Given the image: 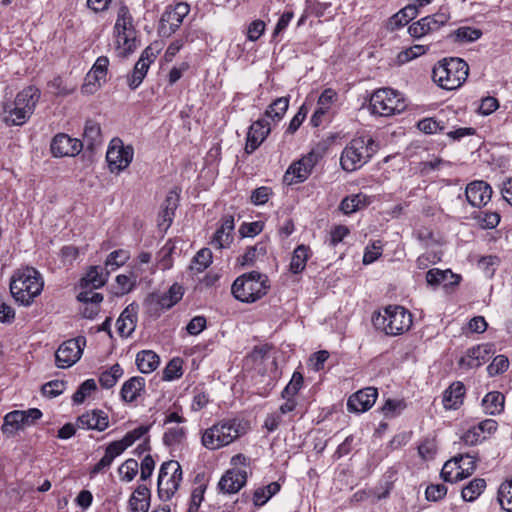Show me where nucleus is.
Segmentation results:
<instances>
[{
  "label": "nucleus",
  "instance_id": "nucleus-29",
  "mask_svg": "<svg viewBox=\"0 0 512 512\" xmlns=\"http://www.w3.org/2000/svg\"><path fill=\"white\" fill-rule=\"evenodd\" d=\"M138 305L129 304L117 319V332L122 338H127L135 331L137 324Z\"/></svg>",
  "mask_w": 512,
  "mask_h": 512
},
{
  "label": "nucleus",
  "instance_id": "nucleus-61",
  "mask_svg": "<svg viewBox=\"0 0 512 512\" xmlns=\"http://www.w3.org/2000/svg\"><path fill=\"white\" fill-rule=\"evenodd\" d=\"M509 368V360L505 355H497L487 367L489 376L503 374Z\"/></svg>",
  "mask_w": 512,
  "mask_h": 512
},
{
  "label": "nucleus",
  "instance_id": "nucleus-41",
  "mask_svg": "<svg viewBox=\"0 0 512 512\" xmlns=\"http://www.w3.org/2000/svg\"><path fill=\"white\" fill-rule=\"evenodd\" d=\"M39 97L40 93L38 89L33 86H28L17 94L14 102L33 113Z\"/></svg>",
  "mask_w": 512,
  "mask_h": 512
},
{
  "label": "nucleus",
  "instance_id": "nucleus-23",
  "mask_svg": "<svg viewBox=\"0 0 512 512\" xmlns=\"http://www.w3.org/2000/svg\"><path fill=\"white\" fill-rule=\"evenodd\" d=\"M491 186L483 180H475L467 184L465 196L470 205L473 207L485 206L492 197Z\"/></svg>",
  "mask_w": 512,
  "mask_h": 512
},
{
  "label": "nucleus",
  "instance_id": "nucleus-8",
  "mask_svg": "<svg viewBox=\"0 0 512 512\" xmlns=\"http://www.w3.org/2000/svg\"><path fill=\"white\" fill-rule=\"evenodd\" d=\"M150 426L140 425L137 428L127 432L120 440L112 441L105 447L103 457L95 463L89 471L91 477L97 474L107 472L113 461L120 456L127 448L132 446L137 440L141 439L149 432Z\"/></svg>",
  "mask_w": 512,
  "mask_h": 512
},
{
  "label": "nucleus",
  "instance_id": "nucleus-31",
  "mask_svg": "<svg viewBox=\"0 0 512 512\" xmlns=\"http://www.w3.org/2000/svg\"><path fill=\"white\" fill-rule=\"evenodd\" d=\"M179 198V193L176 190H171L168 192L159 214L161 219L159 223L160 226L169 227L171 225L175 211L178 207Z\"/></svg>",
  "mask_w": 512,
  "mask_h": 512
},
{
  "label": "nucleus",
  "instance_id": "nucleus-3",
  "mask_svg": "<svg viewBox=\"0 0 512 512\" xmlns=\"http://www.w3.org/2000/svg\"><path fill=\"white\" fill-rule=\"evenodd\" d=\"M379 143L369 134L356 136L341 153L340 164L346 172H353L364 166L378 151Z\"/></svg>",
  "mask_w": 512,
  "mask_h": 512
},
{
  "label": "nucleus",
  "instance_id": "nucleus-38",
  "mask_svg": "<svg viewBox=\"0 0 512 512\" xmlns=\"http://www.w3.org/2000/svg\"><path fill=\"white\" fill-rule=\"evenodd\" d=\"M281 489L279 482H271L266 486L258 487L253 492L252 501L256 507L266 504Z\"/></svg>",
  "mask_w": 512,
  "mask_h": 512
},
{
  "label": "nucleus",
  "instance_id": "nucleus-57",
  "mask_svg": "<svg viewBox=\"0 0 512 512\" xmlns=\"http://www.w3.org/2000/svg\"><path fill=\"white\" fill-rule=\"evenodd\" d=\"M407 407L403 399H387L381 411L385 417L392 418L398 416Z\"/></svg>",
  "mask_w": 512,
  "mask_h": 512
},
{
  "label": "nucleus",
  "instance_id": "nucleus-33",
  "mask_svg": "<svg viewBox=\"0 0 512 512\" xmlns=\"http://www.w3.org/2000/svg\"><path fill=\"white\" fill-rule=\"evenodd\" d=\"M145 381L142 377H132L122 385L120 395L124 402L131 403L135 401L144 390Z\"/></svg>",
  "mask_w": 512,
  "mask_h": 512
},
{
  "label": "nucleus",
  "instance_id": "nucleus-19",
  "mask_svg": "<svg viewBox=\"0 0 512 512\" xmlns=\"http://www.w3.org/2000/svg\"><path fill=\"white\" fill-rule=\"evenodd\" d=\"M109 58L100 56L96 59L90 71L87 73L82 89L86 93H94L107 81L109 70Z\"/></svg>",
  "mask_w": 512,
  "mask_h": 512
},
{
  "label": "nucleus",
  "instance_id": "nucleus-11",
  "mask_svg": "<svg viewBox=\"0 0 512 512\" xmlns=\"http://www.w3.org/2000/svg\"><path fill=\"white\" fill-rule=\"evenodd\" d=\"M183 480L181 465L176 460L162 463L157 482L158 496L162 501H169L178 491Z\"/></svg>",
  "mask_w": 512,
  "mask_h": 512
},
{
  "label": "nucleus",
  "instance_id": "nucleus-10",
  "mask_svg": "<svg viewBox=\"0 0 512 512\" xmlns=\"http://www.w3.org/2000/svg\"><path fill=\"white\" fill-rule=\"evenodd\" d=\"M406 107L407 103L403 94L389 87L375 90L369 100L371 113L382 117L400 114Z\"/></svg>",
  "mask_w": 512,
  "mask_h": 512
},
{
  "label": "nucleus",
  "instance_id": "nucleus-63",
  "mask_svg": "<svg viewBox=\"0 0 512 512\" xmlns=\"http://www.w3.org/2000/svg\"><path fill=\"white\" fill-rule=\"evenodd\" d=\"M266 249L263 245H255L248 247L245 253L239 258V262L242 266L253 265L259 254H265Z\"/></svg>",
  "mask_w": 512,
  "mask_h": 512
},
{
  "label": "nucleus",
  "instance_id": "nucleus-40",
  "mask_svg": "<svg viewBox=\"0 0 512 512\" xmlns=\"http://www.w3.org/2000/svg\"><path fill=\"white\" fill-rule=\"evenodd\" d=\"M473 219L482 229H494L499 225L501 215L497 210L485 209L475 212Z\"/></svg>",
  "mask_w": 512,
  "mask_h": 512
},
{
  "label": "nucleus",
  "instance_id": "nucleus-12",
  "mask_svg": "<svg viewBox=\"0 0 512 512\" xmlns=\"http://www.w3.org/2000/svg\"><path fill=\"white\" fill-rule=\"evenodd\" d=\"M477 458L469 454H461L445 462L441 470V478L445 482L456 483L473 474Z\"/></svg>",
  "mask_w": 512,
  "mask_h": 512
},
{
  "label": "nucleus",
  "instance_id": "nucleus-16",
  "mask_svg": "<svg viewBox=\"0 0 512 512\" xmlns=\"http://www.w3.org/2000/svg\"><path fill=\"white\" fill-rule=\"evenodd\" d=\"M497 430L498 422L488 418L470 425L460 436V441L466 446H476L490 438Z\"/></svg>",
  "mask_w": 512,
  "mask_h": 512
},
{
  "label": "nucleus",
  "instance_id": "nucleus-32",
  "mask_svg": "<svg viewBox=\"0 0 512 512\" xmlns=\"http://www.w3.org/2000/svg\"><path fill=\"white\" fill-rule=\"evenodd\" d=\"M450 13L448 8L441 7L439 11L433 15H429L420 19L421 25L424 27L426 34H431L438 31L448 23Z\"/></svg>",
  "mask_w": 512,
  "mask_h": 512
},
{
  "label": "nucleus",
  "instance_id": "nucleus-53",
  "mask_svg": "<svg viewBox=\"0 0 512 512\" xmlns=\"http://www.w3.org/2000/svg\"><path fill=\"white\" fill-rule=\"evenodd\" d=\"M384 244L381 240H374L366 246L363 255V264L369 265L378 260L383 253Z\"/></svg>",
  "mask_w": 512,
  "mask_h": 512
},
{
  "label": "nucleus",
  "instance_id": "nucleus-13",
  "mask_svg": "<svg viewBox=\"0 0 512 512\" xmlns=\"http://www.w3.org/2000/svg\"><path fill=\"white\" fill-rule=\"evenodd\" d=\"M184 295V288L178 283H174L165 293H150L144 305L147 312L153 316H159L164 310L172 308Z\"/></svg>",
  "mask_w": 512,
  "mask_h": 512
},
{
  "label": "nucleus",
  "instance_id": "nucleus-59",
  "mask_svg": "<svg viewBox=\"0 0 512 512\" xmlns=\"http://www.w3.org/2000/svg\"><path fill=\"white\" fill-rule=\"evenodd\" d=\"M96 388V383L93 379H88L84 381L73 394V402L76 404L83 403L85 399L96 390Z\"/></svg>",
  "mask_w": 512,
  "mask_h": 512
},
{
  "label": "nucleus",
  "instance_id": "nucleus-15",
  "mask_svg": "<svg viewBox=\"0 0 512 512\" xmlns=\"http://www.w3.org/2000/svg\"><path fill=\"white\" fill-rule=\"evenodd\" d=\"M318 160V154L311 151L300 159L292 162L283 176V182L287 185L304 182L311 175Z\"/></svg>",
  "mask_w": 512,
  "mask_h": 512
},
{
  "label": "nucleus",
  "instance_id": "nucleus-51",
  "mask_svg": "<svg viewBox=\"0 0 512 512\" xmlns=\"http://www.w3.org/2000/svg\"><path fill=\"white\" fill-rule=\"evenodd\" d=\"M437 450L438 447L435 437H425L418 445L419 456L425 461L434 459Z\"/></svg>",
  "mask_w": 512,
  "mask_h": 512
},
{
  "label": "nucleus",
  "instance_id": "nucleus-49",
  "mask_svg": "<svg viewBox=\"0 0 512 512\" xmlns=\"http://www.w3.org/2000/svg\"><path fill=\"white\" fill-rule=\"evenodd\" d=\"M338 101V93L333 88H326L317 100V107L334 114L333 107Z\"/></svg>",
  "mask_w": 512,
  "mask_h": 512
},
{
  "label": "nucleus",
  "instance_id": "nucleus-36",
  "mask_svg": "<svg viewBox=\"0 0 512 512\" xmlns=\"http://www.w3.org/2000/svg\"><path fill=\"white\" fill-rule=\"evenodd\" d=\"M136 364L142 373H151L158 368L160 358L152 350H143L137 354Z\"/></svg>",
  "mask_w": 512,
  "mask_h": 512
},
{
  "label": "nucleus",
  "instance_id": "nucleus-34",
  "mask_svg": "<svg viewBox=\"0 0 512 512\" xmlns=\"http://www.w3.org/2000/svg\"><path fill=\"white\" fill-rule=\"evenodd\" d=\"M311 255L312 252L309 246L304 244L298 245L292 254L290 271L294 274L301 273L305 269L307 261Z\"/></svg>",
  "mask_w": 512,
  "mask_h": 512
},
{
  "label": "nucleus",
  "instance_id": "nucleus-47",
  "mask_svg": "<svg viewBox=\"0 0 512 512\" xmlns=\"http://www.w3.org/2000/svg\"><path fill=\"white\" fill-rule=\"evenodd\" d=\"M289 107V97H280L274 100L266 109L265 116L273 121H280Z\"/></svg>",
  "mask_w": 512,
  "mask_h": 512
},
{
  "label": "nucleus",
  "instance_id": "nucleus-45",
  "mask_svg": "<svg viewBox=\"0 0 512 512\" xmlns=\"http://www.w3.org/2000/svg\"><path fill=\"white\" fill-rule=\"evenodd\" d=\"M417 16V7L416 5L409 4L404 7L402 10L394 14L389 23L393 29L400 28L409 23L410 20Z\"/></svg>",
  "mask_w": 512,
  "mask_h": 512
},
{
  "label": "nucleus",
  "instance_id": "nucleus-18",
  "mask_svg": "<svg viewBox=\"0 0 512 512\" xmlns=\"http://www.w3.org/2000/svg\"><path fill=\"white\" fill-rule=\"evenodd\" d=\"M85 338L78 337L63 342L55 353L56 365L59 368H68L75 364L81 357Z\"/></svg>",
  "mask_w": 512,
  "mask_h": 512
},
{
  "label": "nucleus",
  "instance_id": "nucleus-17",
  "mask_svg": "<svg viewBox=\"0 0 512 512\" xmlns=\"http://www.w3.org/2000/svg\"><path fill=\"white\" fill-rule=\"evenodd\" d=\"M190 7L187 3H177L168 6L160 19L159 33L163 36H170L182 24L183 19L188 15Z\"/></svg>",
  "mask_w": 512,
  "mask_h": 512
},
{
  "label": "nucleus",
  "instance_id": "nucleus-64",
  "mask_svg": "<svg viewBox=\"0 0 512 512\" xmlns=\"http://www.w3.org/2000/svg\"><path fill=\"white\" fill-rule=\"evenodd\" d=\"M174 247L170 245H164L158 252L157 266L160 270H168L173 266V253Z\"/></svg>",
  "mask_w": 512,
  "mask_h": 512
},
{
  "label": "nucleus",
  "instance_id": "nucleus-4",
  "mask_svg": "<svg viewBox=\"0 0 512 512\" xmlns=\"http://www.w3.org/2000/svg\"><path fill=\"white\" fill-rule=\"evenodd\" d=\"M372 323L377 330L388 336H398L409 331L413 316L409 310L399 305H389L378 312H374Z\"/></svg>",
  "mask_w": 512,
  "mask_h": 512
},
{
  "label": "nucleus",
  "instance_id": "nucleus-60",
  "mask_svg": "<svg viewBox=\"0 0 512 512\" xmlns=\"http://www.w3.org/2000/svg\"><path fill=\"white\" fill-rule=\"evenodd\" d=\"M129 258H130L129 251L124 250V249L115 250L108 255V257L105 261V266L112 267V269L118 268V267L124 265L129 260Z\"/></svg>",
  "mask_w": 512,
  "mask_h": 512
},
{
  "label": "nucleus",
  "instance_id": "nucleus-14",
  "mask_svg": "<svg viewBox=\"0 0 512 512\" xmlns=\"http://www.w3.org/2000/svg\"><path fill=\"white\" fill-rule=\"evenodd\" d=\"M133 156L134 149L132 146H125L120 138H113L106 153L110 172L119 174L125 170L132 162Z\"/></svg>",
  "mask_w": 512,
  "mask_h": 512
},
{
  "label": "nucleus",
  "instance_id": "nucleus-6",
  "mask_svg": "<svg viewBox=\"0 0 512 512\" xmlns=\"http://www.w3.org/2000/svg\"><path fill=\"white\" fill-rule=\"evenodd\" d=\"M469 75V65L461 58H445L433 68V81L442 89L455 90L460 88Z\"/></svg>",
  "mask_w": 512,
  "mask_h": 512
},
{
  "label": "nucleus",
  "instance_id": "nucleus-55",
  "mask_svg": "<svg viewBox=\"0 0 512 512\" xmlns=\"http://www.w3.org/2000/svg\"><path fill=\"white\" fill-rule=\"evenodd\" d=\"M31 114L29 110H26L14 102V107L9 110V115L5 117V122L8 125H22Z\"/></svg>",
  "mask_w": 512,
  "mask_h": 512
},
{
  "label": "nucleus",
  "instance_id": "nucleus-27",
  "mask_svg": "<svg viewBox=\"0 0 512 512\" xmlns=\"http://www.w3.org/2000/svg\"><path fill=\"white\" fill-rule=\"evenodd\" d=\"M77 425L82 429L102 432L109 427V417L103 410L93 409L80 415L77 418Z\"/></svg>",
  "mask_w": 512,
  "mask_h": 512
},
{
  "label": "nucleus",
  "instance_id": "nucleus-21",
  "mask_svg": "<svg viewBox=\"0 0 512 512\" xmlns=\"http://www.w3.org/2000/svg\"><path fill=\"white\" fill-rule=\"evenodd\" d=\"M378 398V389L376 387H365L353 393L347 400V409L353 413H363L368 411L375 404Z\"/></svg>",
  "mask_w": 512,
  "mask_h": 512
},
{
  "label": "nucleus",
  "instance_id": "nucleus-48",
  "mask_svg": "<svg viewBox=\"0 0 512 512\" xmlns=\"http://www.w3.org/2000/svg\"><path fill=\"white\" fill-rule=\"evenodd\" d=\"M149 66L143 63V60H138L130 74L127 75V84L131 90H135L143 82Z\"/></svg>",
  "mask_w": 512,
  "mask_h": 512
},
{
  "label": "nucleus",
  "instance_id": "nucleus-39",
  "mask_svg": "<svg viewBox=\"0 0 512 512\" xmlns=\"http://www.w3.org/2000/svg\"><path fill=\"white\" fill-rule=\"evenodd\" d=\"M24 414L19 410L9 412L4 417V423L2 425V432L5 435L13 436L18 430L24 429L26 426L23 420Z\"/></svg>",
  "mask_w": 512,
  "mask_h": 512
},
{
  "label": "nucleus",
  "instance_id": "nucleus-43",
  "mask_svg": "<svg viewBox=\"0 0 512 512\" xmlns=\"http://www.w3.org/2000/svg\"><path fill=\"white\" fill-rule=\"evenodd\" d=\"M486 481L483 478H474L462 488L461 496L464 501L476 500L485 490Z\"/></svg>",
  "mask_w": 512,
  "mask_h": 512
},
{
  "label": "nucleus",
  "instance_id": "nucleus-2",
  "mask_svg": "<svg viewBox=\"0 0 512 512\" xmlns=\"http://www.w3.org/2000/svg\"><path fill=\"white\" fill-rule=\"evenodd\" d=\"M44 281L41 274L33 267L17 269L10 280V292L14 299L24 306H29L43 290Z\"/></svg>",
  "mask_w": 512,
  "mask_h": 512
},
{
  "label": "nucleus",
  "instance_id": "nucleus-28",
  "mask_svg": "<svg viewBox=\"0 0 512 512\" xmlns=\"http://www.w3.org/2000/svg\"><path fill=\"white\" fill-rule=\"evenodd\" d=\"M234 229V217L232 215L223 216L220 221V226L213 235L211 244L217 249L228 248L234 239Z\"/></svg>",
  "mask_w": 512,
  "mask_h": 512
},
{
  "label": "nucleus",
  "instance_id": "nucleus-35",
  "mask_svg": "<svg viewBox=\"0 0 512 512\" xmlns=\"http://www.w3.org/2000/svg\"><path fill=\"white\" fill-rule=\"evenodd\" d=\"M504 405L505 396L499 391L487 393L482 400L485 413L490 415L500 414L504 410Z\"/></svg>",
  "mask_w": 512,
  "mask_h": 512
},
{
  "label": "nucleus",
  "instance_id": "nucleus-22",
  "mask_svg": "<svg viewBox=\"0 0 512 512\" xmlns=\"http://www.w3.org/2000/svg\"><path fill=\"white\" fill-rule=\"evenodd\" d=\"M284 403H282L278 411L268 415L264 422V427L269 431L273 432L284 422L283 417L289 415L288 420L293 421L294 413L298 406L297 398L295 397H282Z\"/></svg>",
  "mask_w": 512,
  "mask_h": 512
},
{
  "label": "nucleus",
  "instance_id": "nucleus-54",
  "mask_svg": "<svg viewBox=\"0 0 512 512\" xmlns=\"http://www.w3.org/2000/svg\"><path fill=\"white\" fill-rule=\"evenodd\" d=\"M498 500L503 509L512 512V479H508L500 485Z\"/></svg>",
  "mask_w": 512,
  "mask_h": 512
},
{
  "label": "nucleus",
  "instance_id": "nucleus-58",
  "mask_svg": "<svg viewBox=\"0 0 512 512\" xmlns=\"http://www.w3.org/2000/svg\"><path fill=\"white\" fill-rule=\"evenodd\" d=\"M139 464L135 459H127L118 468V473L122 481H132L138 473Z\"/></svg>",
  "mask_w": 512,
  "mask_h": 512
},
{
  "label": "nucleus",
  "instance_id": "nucleus-26",
  "mask_svg": "<svg viewBox=\"0 0 512 512\" xmlns=\"http://www.w3.org/2000/svg\"><path fill=\"white\" fill-rule=\"evenodd\" d=\"M493 353V345L490 343L480 344L467 350L461 357L459 365L467 369H473L481 366L488 361Z\"/></svg>",
  "mask_w": 512,
  "mask_h": 512
},
{
  "label": "nucleus",
  "instance_id": "nucleus-1",
  "mask_svg": "<svg viewBox=\"0 0 512 512\" xmlns=\"http://www.w3.org/2000/svg\"><path fill=\"white\" fill-rule=\"evenodd\" d=\"M249 430L247 420L224 418L201 432V444L208 450H218L246 435Z\"/></svg>",
  "mask_w": 512,
  "mask_h": 512
},
{
  "label": "nucleus",
  "instance_id": "nucleus-62",
  "mask_svg": "<svg viewBox=\"0 0 512 512\" xmlns=\"http://www.w3.org/2000/svg\"><path fill=\"white\" fill-rule=\"evenodd\" d=\"M455 275L450 270L430 269L426 273V281L429 285H439L445 283L448 278H453Z\"/></svg>",
  "mask_w": 512,
  "mask_h": 512
},
{
  "label": "nucleus",
  "instance_id": "nucleus-46",
  "mask_svg": "<svg viewBox=\"0 0 512 512\" xmlns=\"http://www.w3.org/2000/svg\"><path fill=\"white\" fill-rule=\"evenodd\" d=\"M122 375L123 369L118 363H116L112 365L110 368L101 372L99 376V383L101 387L105 389L112 388L116 385V383L122 377Z\"/></svg>",
  "mask_w": 512,
  "mask_h": 512
},
{
  "label": "nucleus",
  "instance_id": "nucleus-24",
  "mask_svg": "<svg viewBox=\"0 0 512 512\" xmlns=\"http://www.w3.org/2000/svg\"><path fill=\"white\" fill-rule=\"evenodd\" d=\"M270 131V123L264 118H260L253 122L248 129L245 152L247 154H252L265 141L270 134Z\"/></svg>",
  "mask_w": 512,
  "mask_h": 512
},
{
  "label": "nucleus",
  "instance_id": "nucleus-5",
  "mask_svg": "<svg viewBox=\"0 0 512 512\" xmlns=\"http://www.w3.org/2000/svg\"><path fill=\"white\" fill-rule=\"evenodd\" d=\"M271 288L266 274L251 271L237 277L231 287L233 296L244 303H254L266 296Z\"/></svg>",
  "mask_w": 512,
  "mask_h": 512
},
{
  "label": "nucleus",
  "instance_id": "nucleus-9",
  "mask_svg": "<svg viewBox=\"0 0 512 512\" xmlns=\"http://www.w3.org/2000/svg\"><path fill=\"white\" fill-rule=\"evenodd\" d=\"M114 34L116 49L119 51L120 56L126 57L137 49L139 44L137 31L133 25V17L130 14L129 8L125 5L118 9Z\"/></svg>",
  "mask_w": 512,
  "mask_h": 512
},
{
  "label": "nucleus",
  "instance_id": "nucleus-52",
  "mask_svg": "<svg viewBox=\"0 0 512 512\" xmlns=\"http://www.w3.org/2000/svg\"><path fill=\"white\" fill-rule=\"evenodd\" d=\"M207 484L204 482L195 483L190 497L189 507L187 512H198L201 503L204 500Z\"/></svg>",
  "mask_w": 512,
  "mask_h": 512
},
{
  "label": "nucleus",
  "instance_id": "nucleus-7",
  "mask_svg": "<svg viewBox=\"0 0 512 512\" xmlns=\"http://www.w3.org/2000/svg\"><path fill=\"white\" fill-rule=\"evenodd\" d=\"M163 444L170 450L183 447L187 441V418L181 405L174 403L163 412Z\"/></svg>",
  "mask_w": 512,
  "mask_h": 512
},
{
  "label": "nucleus",
  "instance_id": "nucleus-50",
  "mask_svg": "<svg viewBox=\"0 0 512 512\" xmlns=\"http://www.w3.org/2000/svg\"><path fill=\"white\" fill-rule=\"evenodd\" d=\"M212 259L213 256L210 249L202 248L194 256L191 269L195 270L197 273H201L211 265Z\"/></svg>",
  "mask_w": 512,
  "mask_h": 512
},
{
  "label": "nucleus",
  "instance_id": "nucleus-20",
  "mask_svg": "<svg viewBox=\"0 0 512 512\" xmlns=\"http://www.w3.org/2000/svg\"><path fill=\"white\" fill-rule=\"evenodd\" d=\"M83 149L82 142L68 134L58 133L51 141L50 150L54 157H74Z\"/></svg>",
  "mask_w": 512,
  "mask_h": 512
},
{
  "label": "nucleus",
  "instance_id": "nucleus-44",
  "mask_svg": "<svg viewBox=\"0 0 512 512\" xmlns=\"http://www.w3.org/2000/svg\"><path fill=\"white\" fill-rule=\"evenodd\" d=\"M369 204L368 198L363 194H355L344 198L340 203V210L344 214H351Z\"/></svg>",
  "mask_w": 512,
  "mask_h": 512
},
{
  "label": "nucleus",
  "instance_id": "nucleus-30",
  "mask_svg": "<svg viewBox=\"0 0 512 512\" xmlns=\"http://www.w3.org/2000/svg\"><path fill=\"white\" fill-rule=\"evenodd\" d=\"M466 394L465 386L462 382L456 381L453 382L444 392H443V406L447 410L458 409L464 401V397Z\"/></svg>",
  "mask_w": 512,
  "mask_h": 512
},
{
  "label": "nucleus",
  "instance_id": "nucleus-56",
  "mask_svg": "<svg viewBox=\"0 0 512 512\" xmlns=\"http://www.w3.org/2000/svg\"><path fill=\"white\" fill-rule=\"evenodd\" d=\"M304 384V377L301 372L295 371L292 375L290 382L286 385V387L281 392V397H295L299 391L302 389Z\"/></svg>",
  "mask_w": 512,
  "mask_h": 512
},
{
  "label": "nucleus",
  "instance_id": "nucleus-42",
  "mask_svg": "<svg viewBox=\"0 0 512 512\" xmlns=\"http://www.w3.org/2000/svg\"><path fill=\"white\" fill-rule=\"evenodd\" d=\"M84 141H86L88 148L93 149L95 146L101 144L102 133L100 124L94 120H87L83 133Z\"/></svg>",
  "mask_w": 512,
  "mask_h": 512
},
{
  "label": "nucleus",
  "instance_id": "nucleus-37",
  "mask_svg": "<svg viewBox=\"0 0 512 512\" xmlns=\"http://www.w3.org/2000/svg\"><path fill=\"white\" fill-rule=\"evenodd\" d=\"M109 272H103L102 268L92 266L81 280L82 288H99L102 287L107 279Z\"/></svg>",
  "mask_w": 512,
  "mask_h": 512
},
{
  "label": "nucleus",
  "instance_id": "nucleus-25",
  "mask_svg": "<svg viewBox=\"0 0 512 512\" xmlns=\"http://www.w3.org/2000/svg\"><path fill=\"white\" fill-rule=\"evenodd\" d=\"M247 479L245 470L229 469L220 478L218 489L224 494H235L246 485Z\"/></svg>",
  "mask_w": 512,
  "mask_h": 512
}]
</instances>
